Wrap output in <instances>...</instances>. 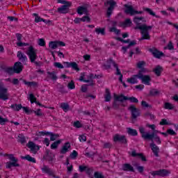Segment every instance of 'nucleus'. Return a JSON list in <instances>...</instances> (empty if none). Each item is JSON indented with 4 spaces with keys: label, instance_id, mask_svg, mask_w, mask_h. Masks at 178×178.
Returning a JSON list of instances; mask_svg holds the SVG:
<instances>
[{
    "label": "nucleus",
    "instance_id": "1",
    "mask_svg": "<svg viewBox=\"0 0 178 178\" xmlns=\"http://www.w3.org/2000/svg\"><path fill=\"white\" fill-rule=\"evenodd\" d=\"M153 27V26H147V24L136 26L135 30H140V34H142V37L139 39V41H143V40H151L149 31L152 30Z\"/></svg>",
    "mask_w": 178,
    "mask_h": 178
},
{
    "label": "nucleus",
    "instance_id": "2",
    "mask_svg": "<svg viewBox=\"0 0 178 178\" xmlns=\"http://www.w3.org/2000/svg\"><path fill=\"white\" fill-rule=\"evenodd\" d=\"M26 55L29 57L31 63H35L36 66H41L40 63L35 61L38 56H37V52L35 51V49L34 47L30 46L26 51Z\"/></svg>",
    "mask_w": 178,
    "mask_h": 178
},
{
    "label": "nucleus",
    "instance_id": "3",
    "mask_svg": "<svg viewBox=\"0 0 178 178\" xmlns=\"http://www.w3.org/2000/svg\"><path fill=\"white\" fill-rule=\"evenodd\" d=\"M124 95L121 94L120 95H118L114 93V100L113 102V109H119V107L120 106H126V104L123 103L124 102Z\"/></svg>",
    "mask_w": 178,
    "mask_h": 178
},
{
    "label": "nucleus",
    "instance_id": "4",
    "mask_svg": "<svg viewBox=\"0 0 178 178\" xmlns=\"http://www.w3.org/2000/svg\"><path fill=\"white\" fill-rule=\"evenodd\" d=\"M4 156H8L9 160L13 161V162H7L6 163V168L7 169H10L12 166H13L14 168H19L20 164L17 163V162H19V159H16V157H15L13 154H4Z\"/></svg>",
    "mask_w": 178,
    "mask_h": 178
},
{
    "label": "nucleus",
    "instance_id": "5",
    "mask_svg": "<svg viewBox=\"0 0 178 178\" xmlns=\"http://www.w3.org/2000/svg\"><path fill=\"white\" fill-rule=\"evenodd\" d=\"M150 173L152 176H154V177H155V176H161V177H166V176H168L169 175H170V171L166 169H161L159 170L152 171Z\"/></svg>",
    "mask_w": 178,
    "mask_h": 178
},
{
    "label": "nucleus",
    "instance_id": "6",
    "mask_svg": "<svg viewBox=\"0 0 178 178\" xmlns=\"http://www.w3.org/2000/svg\"><path fill=\"white\" fill-rule=\"evenodd\" d=\"M128 111H130L131 115V119H137L138 116L141 115V112L140 111V109L136 108V106L131 105L128 108Z\"/></svg>",
    "mask_w": 178,
    "mask_h": 178
},
{
    "label": "nucleus",
    "instance_id": "7",
    "mask_svg": "<svg viewBox=\"0 0 178 178\" xmlns=\"http://www.w3.org/2000/svg\"><path fill=\"white\" fill-rule=\"evenodd\" d=\"M106 3L107 5H110L106 11V16L107 17H111L113 13V9H115V6H116V1L113 0H108Z\"/></svg>",
    "mask_w": 178,
    "mask_h": 178
},
{
    "label": "nucleus",
    "instance_id": "8",
    "mask_svg": "<svg viewBox=\"0 0 178 178\" xmlns=\"http://www.w3.org/2000/svg\"><path fill=\"white\" fill-rule=\"evenodd\" d=\"M88 4H84L83 6H79L76 9V12L78 15H86V16H88Z\"/></svg>",
    "mask_w": 178,
    "mask_h": 178
},
{
    "label": "nucleus",
    "instance_id": "9",
    "mask_svg": "<svg viewBox=\"0 0 178 178\" xmlns=\"http://www.w3.org/2000/svg\"><path fill=\"white\" fill-rule=\"evenodd\" d=\"M114 143H120L121 144H127V139L124 135L115 134L113 137Z\"/></svg>",
    "mask_w": 178,
    "mask_h": 178
},
{
    "label": "nucleus",
    "instance_id": "10",
    "mask_svg": "<svg viewBox=\"0 0 178 178\" xmlns=\"http://www.w3.org/2000/svg\"><path fill=\"white\" fill-rule=\"evenodd\" d=\"M149 52H151L153 56L157 59H161V56H165V54H163V52L159 51L156 48L154 47L149 49Z\"/></svg>",
    "mask_w": 178,
    "mask_h": 178
},
{
    "label": "nucleus",
    "instance_id": "11",
    "mask_svg": "<svg viewBox=\"0 0 178 178\" xmlns=\"http://www.w3.org/2000/svg\"><path fill=\"white\" fill-rule=\"evenodd\" d=\"M55 154H54V153L51 152L49 149H46L45 155L43 156V159L47 161L49 163H52Z\"/></svg>",
    "mask_w": 178,
    "mask_h": 178
},
{
    "label": "nucleus",
    "instance_id": "12",
    "mask_svg": "<svg viewBox=\"0 0 178 178\" xmlns=\"http://www.w3.org/2000/svg\"><path fill=\"white\" fill-rule=\"evenodd\" d=\"M70 6H72V2L64 3V5L58 8V13H67V12H69V8H70Z\"/></svg>",
    "mask_w": 178,
    "mask_h": 178
},
{
    "label": "nucleus",
    "instance_id": "13",
    "mask_svg": "<svg viewBox=\"0 0 178 178\" xmlns=\"http://www.w3.org/2000/svg\"><path fill=\"white\" fill-rule=\"evenodd\" d=\"M0 99H2L3 101H6L7 99H9V93H8V88H0Z\"/></svg>",
    "mask_w": 178,
    "mask_h": 178
},
{
    "label": "nucleus",
    "instance_id": "14",
    "mask_svg": "<svg viewBox=\"0 0 178 178\" xmlns=\"http://www.w3.org/2000/svg\"><path fill=\"white\" fill-rule=\"evenodd\" d=\"M136 77L141 80L142 83L146 84V86H149L151 84V76L149 75H140Z\"/></svg>",
    "mask_w": 178,
    "mask_h": 178
},
{
    "label": "nucleus",
    "instance_id": "15",
    "mask_svg": "<svg viewBox=\"0 0 178 178\" xmlns=\"http://www.w3.org/2000/svg\"><path fill=\"white\" fill-rule=\"evenodd\" d=\"M124 8H127L125 10V13H127V15H131V16H134V15H138V11L134 10L133 6L125 4Z\"/></svg>",
    "mask_w": 178,
    "mask_h": 178
},
{
    "label": "nucleus",
    "instance_id": "16",
    "mask_svg": "<svg viewBox=\"0 0 178 178\" xmlns=\"http://www.w3.org/2000/svg\"><path fill=\"white\" fill-rule=\"evenodd\" d=\"M24 111L26 115H31V113H35L36 116H42V113H41V108H38L37 111L30 110L29 108H24Z\"/></svg>",
    "mask_w": 178,
    "mask_h": 178
},
{
    "label": "nucleus",
    "instance_id": "17",
    "mask_svg": "<svg viewBox=\"0 0 178 178\" xmlns=\"http://www.w3.org/2000/svg\"><path fill=\"white\" fill-rule=\"evenodd\" d=\"M63 65H65V67H72L73 70H76V72L80 71L79 65L76 62H64Z\"/></svg>",
    "mask_w": 178,
    "mask_h": 178
},
{
    "label": "nucleus",
    "instance_id": "18",
    "mask_svg": "<svg viewBox=\"0 0 178 178\" xmlns=\"http://www.w3.org/2000/svg\"><path fill=\"white\" fill-rule=\"evenodd\" d=\"M42 172H44V173H46L47 175H49V176H52V177L54 178H60L59 176H56L54 173V171L51 170V168H48L47 165H43V168H42Z\"/></svg>",
    "mask_w": 178,
    "mask_h": 178
},
{
    "label": "nucleus",
    "instance_id": "19",
    "mask_svg": "<svg viewBox=\"0 0 178 178\" xmlns=\"http://www.w3.org/2000/svg\"><path fill=\"white\" fill-rule=\"evenodd\" d=\"M122 170H124V172H131L132 173L136 172L134 167H133L130 163H124L122 167Z\"/></svg>",
    "mask_w": 178,
    "mask_h": 178
},
{
    "label": "nucleus",
    "instance_id": "20",
    "mask_svg": "<svg viewBox=\"0 0 178 178\" xmlns=\"http://www.w3.org/2000/svg\"><path fill=\"white\" fill-rule=\"evenodd\" d=\"M23 64H22V62L18 61L16 62L14 64V70H15V73L19 74V73H22V72L23 71Z\"/></svg>",
    "mask_w": 178,
    "mask_h": 178
},
{
    "label": "nucleus",
    "instance_id": "21",
    "mask_svg": "<svg viewBox=\"0 0 178 178\" xmlns=\"http://www.w3.org/2000/svg\"><path fill=\"white\" fill-rule=\"evenodd\" d=\"M150 148L152 149L153 154L156 157L159 156V147L156 145L155 143H154V140H152V143H150Z\"/></svg>",
    "mask_w": 178,
    "mask_h": 178
},
{
    "label": "nucleus",
    "instance_id": "22",
    "mask_svg": "<svg viewBox=\"0 0 178 178\" xmlns=\"http://www.w3.org/2000/svg\"><path fill=\"white\" fill-rule=\"evenodd\" d=\"M139 131L140 134H142V137L144 138V140H148V138H151L153 137V135H151L150 134L146 133L145 134V129L143 127H139Z\"/></svg>",
    "mask_w": 178,
    "mask_h": 178
},
{
    "label": "nucleus",
    "instance_id": "23",
    "mask_svg": "<svg viewBox=\"0 0 178 178\" xmlns=\"http://www.w3.org/2000/svg\"><path fill=\"white\" fill-rule=\"evenodd\" d=\"M131 156H133L134 158L138 156L140 159H141V161L143 162H147V158L145 157V156H144V154L137 153V152H136V150L132 151Z\"/></svg>",
    "mask_w": 178,
    "mask_h": 178
},
{
    "label": "nucleus",
    "instance_id": "24",
    "mask_svg": "<svg viewBox=\"0 0 178 178\" xmlns=\"http://www.w3.org/2000/svg\"><path fill=\"white\" fill-rule=\"evenodd\" d=\"M17 57L18 58L19 60L24 63V65H26V62H27V56H25L23 52L19 51H17Z\"/></svg>",
    "mask_w": 178,
    "mask_h": 178
},
{
    "label": "nucleus",
    "instance_id": "25",
    "mask_svg": "<svg viewBox=\"0 0 178 178\" xmlns=\"http://www.w3.org/2000/svg\"><path fill=\"white\" fill-rule=\"evenodd\" d=\"M81 22H90V17H88V15H85L82 18L76 17L74 20L75 24H80Z\"/></svg>",
    "mask_w": 178,
    "mask_h": 178
},
{
    "label": "nucleus",
    "instance_id": "26",
    "mask_svg": "<svg viewBox=\"0 0 178 178\" xmlns=\"http://www.w3.org/2000/svg\"><path fill=\"white\" fill-rule=\"evenodd\" d=\"M72 145H70V143L66 142L60 151V154H65L66 152H69V149H70Z\"/></svg>",
    "mask_w": 178,
    "mask_h": 178
},
{
    "label": "nucleus",
    "instance_id": "27",
    "mask_svg": "<svg viewBox=\"0 0 178 178\" xmlns=\"http://www.w3.org/2000/svg\"><path fill=\"white\" fill-rule=\"evenodd\" d=\"M11 109L13 111H15L16 112H19L20 109H23L24 111V108H29V107H24L22 106V104H14L10 106Z\"/></svg>",
    "mask_w": 178,
    "mask_h": 178
},
{
    "label": "nucleus",
    "instance_id": "28",
    "mask_svg": "<svg viewBox=\"0 0 178 178\" xmlns=\"http://www.w3.org/2000/svg\"><path fill=\"white\" fill-rule=\"evenodd\" d=\"M26 147H28V148H30L31 151H32V152H34L35 149H37V151H38L40 149V146H38V145L36 146L35 143H33L32 141H29L27 143Z\"/></svg>",
    "mask_w": 178,
    "mask_h": 178
},
{
    "label": "nucleus",
    "instance_id": "29",
    "mask_svg": "<svg viewBox=\"0 0 178 178\" xmlns=\"http://www.w3.org/2000/svg\"><path fill=\"white\" fill-rule=\"evenodd\" d=\"M106 63L107 64L103 65V67H104V69L106 70H108L111 69V65L113 64V63H115V62L113 60V59L110 58L109 60H107Z\"/></svg>",
    "mask_w": 178,
    "mask_h": 178
},
{
    "label": "nucleus",
    "instance_id": "30",
    "mask_svg": "<svg viewBox=\"0 0 178 178\" xmlns=\"http://www.w3.org/2000/svg\"><path fill=\"white\" fill-rule=\"evenodd\" d=\"M124 101H130L132 104H138V99L134 97H127V96H124L123 97Z\"/></svg>",
    "mask_w": 178,
    "mask_h": 178
},
{
    "label": "nucleus",
    "instance_id": "31",
    "mask_svg": "<svg viewBox=\"0 0 178 178\" xmlns=\"http://www.w3.org/2000/svg\"><path fill=\"white\" fill-rule=\"evenodd\" d=\"M127 133L129 134V136H132L133 137H136V136H138V133L137 132V130L131 129L130 127L127 128Z\"/></svg>",
    "mask_w": 178,
    "mask_h": 178
},
{
    "label": "nucleus",
    "instance_id": "32",
    "mask_svg": "<svg viewBox=\"0 0 178 178\" xmlns=\"http://www.w3.org/2000/svg\"><path fill=\"white\" fill-rule=\"evenodd\" d=\"M150 136H153L151 138H147V140H151L152 141H155L157 144H161L162 141L161 140V138L158 136V135H154V134H151Z\"/></svg>",
    "mask_w": 178,
    "mask_h": 178
},
{
    "label": "nucleus",
    "instance_id": "33",
    "mask_svg": "<svg viewBox=\"0 0 178 178\" xmlns=\"http://www.w3.org/2000/svg\"><path fill=\"white\" fill-rule=\"evenodd\" d=\"M21 159H25L26 161H29V162H32L33 163H35L37 161H35V159L33 157H31L29 154H27L26 156H21Z\"/></svg>",
    "mask_w": 178,
    "mask_h": 178
},
{
    "label": "nucleus",
    "instance_id": "34",
    "mask_svg": "<svg viewBox=\"0 0 178 178\" xmlns=\"http://www.w3.org/2000/svg\"><path fill=\"white\" fill-rule=\"evenodd\" d=\"M105 102H109L112 99V96L111 95V91L108 88L106 89V94L104 95Z\"/></svg>",
    "mask_w": 178,
    "mask_h": 178
},
{
    "label": "nucleus",
    "instance_id": "35",
    "mask_svg": "<svg viewBox=\"0 0 178 178\" xmlns=\"http://www.w3.org/2000/svg\"><path fill=\"white\" fill-rule=\"evenodd\" d=\"M156 75L158 76H161L162 72H163V68L161 65H157L153 70Z\"/></svg>",
    "mask_w": 178,
    "mask_h": 178
},
{
    "label": "nucleus",
    "instance_id": "36",
    "mask_svg": "<svg viewBox=\"0 0 178 178\" xmlns=\"http://www.w3.org/2000/svg\"><path fill=\"white\" fill-rule=\"evenodd\" d=\"M94 31L97 34V35H99V34L101 35H105L106 34L105 32V28H96Z\"/></svg>",
    "mask_w": 178,
    "mask_h": 178
},
{
    "label": "nucleus",
    "instance_id": "37",
    "mask_svg": "<svg viewBox=\"0 0 178 178\" xmlns=\"http://www.w3.org/2000/svg\"><path fill=\"white\" fill-rule=\"evenodd\" d=\"M140 20H143V23H145V22H147L145 19H144V17H134V23H135L136 26H140Z\"/></svg>",
    "mask_w": 178,
    "mask_h": 178
},
{
    "label": "nucleus",
    "instance_id": "38",
    "mask_svg": "<svg viewBox=\"0 0 178 178\" xmlns=\"http://www.w3.org/2000/svg\"><path fill=\"white\" fill-rule=\"evenodd\" d=\"M79 172L81 173L86 172V174L90 176V168H88V166L79 165Z\"/></svg>",
    "mask_w": 178,
    "mask_h": 178
},
{
    "label": "nucleus",
    "instance_id": "39",
    "mask_svg": "<svg viewBox=\"0 0 178 178\" xmlns=\"http://www.w3.org/2000/svg\"><path fill=\"white\" fill-rule=\"evenodd\" d=\"M93 79H99V75L95 74L94 76V74H90V86H92L95 84V83H94V80H92Z\"/></svg>",
    "mask_w": 178,
    "mask_h": 178
},
{
    "label": "nucleus",
    "instance_id": "40",
    "mask_svg": "<svg viewBox=\"0 0 178 178\" xmlns=\"http://www.w3.org/2000/svg\"><path fill=\"white\" fill-rule=\"evenodd\" d=\"M134 168H136L138 172L140 173V175H143V173H144V166L139 165L137 163H134Z\"/></svg>",
    "mask_w": 178,
    "mask_h": 178
},
{
    "label": "nucleus",
    "instance_id": "41",
    "mask_svg": "<svg viewBox=\"0 0 178 178\" xmlns=\"http://www.w3.org/2000/svg\"><path fill=\"white\" fill-rule=\"evenodd\" d=\"M47 134L50 136V141H55L56 138H59V134H54L52 132H47Z\"/></svg>",
    "mask_w": 178,
    "mask_h": 178
},
{
    "label": "nucleus",
    "instance_id": "42",
    "mask_svg": "<svg viewBox=\"0 0 178 178\" xmlns=\"http://www.w3.org/2000/svg\"><path fill=\"white\" fill-rule=\"evenodd\" d=\"M23 83L26 85L28 86V87H31L33 86V87H37V86H38V83H37V82L35 81H27L26 80H23Z\"/></svg>",
    "mask_w": 178,
    "mask_h": 178
},
{
    "label": "nucleus",
    "instance_id": "43",
    "mask_svg": "<svg viewBox=\"0 0 178 178\" xmlns=\"http://www.w3.org/2000/svg\"><path fill=\"white\" fill-rule=\"evenodd\" d=\"M79 81H83V83H90V79H86V72L81 73Z\"/></svg>",
    "mask_w": 178,
    "mask_h": 178
},
{
    "label": "nucleus",
    "instance_id": "44",
    "mask_svg": "<svg viewBox=\"0 0 178 178\" xmlns=\"http://www.w3.org/2000/svg\"><path fill=\"white\" fill-rule=\"evenodd\" d=\"M159 94H161V92L156 89H152L149 91L150 97H156L157 95H159Z\"/></svg>",
    "mask_w": 178,
    "mask_h": 178
},
{
    "label": "nucleus",
    "instance_id": "45",
    "mask_svg": "<svg viewBox=\"0 0 178 178\" xmlns=\"http://www.w3.org/2000/svg\"><path fill=\"white\" fill-rule=\"evenodd\" d=\"M61 143H62L61 140H58L55 141L54 143H53L51 145V149H56V148H58V147H59V144H60Z\"/></svg>",
    "mask_w": 178,
    "mask_h": 178
},
{
    "label": "nucleus",
    "instance_id": "46",
    "mask_svg": "<svg viewBox=\"0 0 178 178\" xmlns=\"http://www.w3.org/2000/svg\"><path fill=\"white\" fill-rule=\"evenodd\" d=\"M4 72H6V73H8V74H10V76H12V74H14V73H15V68L12 67L5 68Z\"/></svg>",
    "mask_w": 178,
    "mask_h": 178
},
{
    "label": "nucleus",
    "instance_id": "47",
    "mask_svg": "<svg viewBox=\"0 0 178 178\" xmlns=\"http://www.w3.org/2000/svg\"><path fill=\"white\" fill-rule=\"evenodd\" d=\"M33 16H35V23H40V22H45V19L41 18V17L38 16V14L33 13Z\"/></svg>",
    "mask_w": 178,
    "mask_h": 178
},
{
    "label": "nucleus",
    "instance_id": "48",
    "mask_svg": "<svg viewBox=\"0 0 178 178\" xmlns=\"http://www.w3.org/2000/svg\"><path fill=\"white\" fill-rule=\"evenodd\" d=\"M147 72H148L147 68H140V70H139L138 74L134 75V77H138V76H144V74L147 73Z\"/></svg>",
    "mask_w": 178,
    "mask_h": 178
},
{
    "label": "nucleus",
    "instance_id": "49",
    "mask_svg": "<svg viewBox=\"0 0 178 178\" xmlns=\"http://www.w3.org/2000/svg\"><path fill=\"white\" fill-rule=\"evenodd\" d=\"M49 47L51 49H56V48H58V42L57 41L49 42Z\"/></svg>",
    "mask_w": 178,
    "mask_h": 178
},
{
    "label": "nucleus",
    "instance_id": "50",
    "mask_svg": "<svg viewBox=\"0 0 178 178\" xmlns=\"http://www.w3.org/2000/svg\"><path fill=\"white\" fill-rule=\"evenodd\" d=\"M163 108H164V109H168L170 111L175 109V106H173V104H172L171 103H169V102H165L164 104Z\"/></svg>",
    "mask_w": 178,
    "mask_h": 178
},
{
    "label": "nucleus",
    "instance_id": "51",
    "mask_svg": "<svg viewBox=\"0 0 178 178\" xmlns=\"http://www.w3.org/2000/svg\"><path fill=\"white\" fill-rule=\"evenodd\" d=\"M60 108H62L64 112H67L70 109V106L67 103H61Z\"/></svg>",
    "mask_w": 178,
    "mask_h": 178
},
{
    "label": "nucleus",
    "instance_id": "52",
    "mask_svg": "<svg viewBox=\"0 0 178 178\" xmlns=\"http://www.w3.org/2000/svg\"><path fill=\"white\" fill-rule=\"evenodd\" d=\"M159 124L161 126H172V124L171 122H168V120L163 118L161 119V121L160 122Z\"/></svg>",
    "mask_w": 178,
    "mask_h": 178
},
{
    "label": "nucleus",
    "instance_id": "53",
    "mask_svg": "<svg viewBox=\"0 0 178 178\" xmlns=\"http://www.w3.org/2000/svg\"><path fill=\"white\" fill-rule=\"evenodd\" d=\"M47 74H49V76H50V78L51 79V80H57L58 79V76H56V73L55 72H47Z\"/></svg>",
    "mask_w": 178,
    "mask_h": 178
},
{
    "label": "nucleus",
    "instance_id": "54",
    "mask_svg": "<svg viewBox=\"0 0 178 178\" xmlns=\"http://www.w3.org/2000/svg\"><path fill=\"white\" fill-rule=\"evenodd\" d=\"M164 49H169L170 51H173V49H175V46H173V42H172V41H170L167 47H164Z\"/></svg>",
    "mask_w": 178,
    "mask_h": 178
},
{
    "label": "nucleus",
    "instance_id": "55",
    "mask_svg": "<svg viewBox=\"0 0 178 178\" xmlns=\"http://www.w3.org/2000/svg\"><path fill=\"white\" fill-rule=\"evenodd\" d=\"M9 122V120H8V118H2V116L0 115V124L1 126H5V124H6V123H8Z\"/></svg>",
    "mask_w": 178,
    "mask_h": 178
},
{
    "label": "nucleus",
    "instance_id": "56",
    "mask_svg": "<svg viewBox=\"0 0 178 178\" xmlns=\"http://www.w3.org/2000/svg\"><path fill=\"white\" fill-rule=\"evenodd\" d=\"M79 156V153L76 150H73V152L70 154V158L71 159H76Z\"/></svg>",
    "mask_w": 178,
    "mask_h": 178
},
{
    "label": "nucleus",
    "instance_id": "57",
    "mask_svg": "<svg viewBox=\"0 0 178 178\" xmlns=\"http://www.w3.org/2000/svg\"><path fill=\"white\" fill-rule=\"evenodd\" d=\"M29 99L31 101V104H34L37 101V97H35V96H34V94L31 93L29 95Z\"/></svg>",
    "mask_w": 178,
    "mask_h": 178
},
{
    "label": "nucleus",
    "instance_id": "58",
    "mask_svg": "<svg viewBox=\"0 0 178 178\" xmlns=\"http://www.w3.org/2000/svg\"><path fill=\"white\" fill-rule=\"evenodd\" d=\"M18 138L19 142L21 143V144H24L26 143V137H24L23 134H19Z\"/></svg>",
    "mask_w": 178,
    "mask_h": 178
},
{
    "label": "nucleus",
    "instance_id": "59",
    "mask_svg": "<svg viewBox=\"0 0 178 178\" xmlns=\"http://www.w3.org/2000/svg\"><path fill=\"white\" fill-rule=\"evenodd\" d=\"M67 88L70 90H74L76 88V85H74V81L72 80L68 84H67Z\"/></svg>",
    "mask_w": 178,
    "mask_h": 178
},
{
    "label": "nucleus",
    "instance_id": "60",
    "mask_svg": "<svg viewBox=\"0 0 178 178\" xmlns=\"http://www.w3.org/2000/svg\"><path fill=\"white\" fill-rule=\"evenodd\" d=\"M143 10L149 13V15H150L151 16H156V14H155V13H154V11H152L151 8H143Z\"/></svg>",
    "mask_w": 178,
    "mask_h": 178
},
{
    "label": "nucleus",
    "instance_id": "61",
    "mask_svg": "<svg viewBox=\"0 0 178 178\" xmlns=\"http://www.w3.org/2000/svg\"><path fill=\"white\" fill-rule=\"evenodd\" d=\"M109 31L111 33H115L117 35L120 34V30H119V29H116L115 27L110 28Z\"/></svg>",
    "mask_w": 178,
    "mask_h": 178
},
{
    "label": "nucleus",
    "instance_id": "62",
    "mask_svg": "<svg viewBox=\"0 0 178 178\" xmlns=\"http://www.w3.org/2000/svg\"><path fill=\"white\" fill-rule=\"evenodd\" d=\"M81 92H87L88 91V84H83L81 87Z\"/></svg>",
    "mask_w": 178,
    "mask_h": 178
},
{
    "label": "nucleus",
    "instance_id": "63",
    "mask_svg": "<svg viewBox=\"0 0 178 178\" xmlns=\"http://www.w3.org/2000/svg\"><path fill=\"white\" fill-rule=\"evenodd\" d=\"M127 81L128 83H130V84H136L138 83L137 79H136L134 77L129 78Z\"/></svg>",
    "mask_w": 178,
    "mask_h": 178
},
{
    "label": "nucleus",
    "instance_id": "64",
    "mask_svg": "<svg viewBox=\"0 0 178 178\" xmlns=\"http://www.w3.org/2000/svg\"><path fill=\"white\" fill-rule=\"evenodd\" d=\"M95 178H105V176L102 175V172H95L94 174Z\"/></svg>",
    "mask_w": 178,
    "mask_h": 178
}]
</instances>
